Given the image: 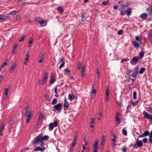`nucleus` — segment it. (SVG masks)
<instances>
[{
	"instance_id": "obj_38",
	"label": "nucleus",
	"mask_w": 152,
	"mask_h": 152,
	"mask_svg": "<svg viewBox=\"0 0 152 152\" xmlns=\"http://www.w3.org/2000/svg\"><path fill=\"white\" fill-rule=\"evenodd\" d=\"M145 70V68L144 67H142L139 71V73L140 74H142L144 72Z\"/></svg>"
},
{
	"instance_id": "obj_58",
	"label": "nucleus",
	"mask_w": 152,
	"mask_h": 152,
	"mask_svg": "<svg viewBox=\"0 0 152 152\" xmlns=\"http://www.w3.org/2000/svg\"><path fill=\"white\" fill-rule=\"evenodd\" d=\"M105 140V137L104 136H102V142H104Z\"/></svg>"
},
{
	"instance_id": "obj_13",
	"label": "nucleus",
	"mask_w": 152,
	"mask_h": 152,
	"mask_svg": "<svg viewBox=\"0 0 152 152\" xmlns=\"http://www.w3.org/2000/svg\"><path fill=\"white\" fill-rule=\"evenodd\" d=\"M120 114L119 112H117L116 113V115L115 116V120L117 122V124H118L120 123V119L119 118Z\"/></svg>"
},
{
	"instance_id": "obj_12",
	"label": "nucleus",
	"mask_w": 152,
	"mask_h": 152,
	"mask_svg": "<svg viewBox=\"0 0 152 152\" xmlns=\"http://www.w3.org/2000/svg\"><path fill=\"white\" fill-rule=\"evenodd\" d=\"M42 141L41 137H37L34 139L33 142L34 144L38 143L39 142H41Z\"/></svg>"
},
{
	"instance_id": "obj_8",
	"label": "nucleus",
	"mask_w": 152,
	"mask_h": 152,
	"mask_svg": "<svg viewBox=\"0 0 152 152\" xmlns=\"http://www.w3.org/2000/svg\"><path fill=\"white\" fill-rule=\"evenodd\" d=\"M139 58L137 57L136 56H134L130 60V63L131 64H136L139 61Z\"/></svg>"
},
{
	"instance_id": "obj_47",
	"label": "nucleus",
	"mask_w": 152,
	"mask_h": 152,
	"mask_svg": "<svg viewBox=\"0 0 152 152\" xmlns=\"http://www.w3.org/2000/svg\"><path fill=\"white\" fill-rule=\"evenodd\" d=\"M109 2V1H103L102 2V5H104L106 6L108 4Z\"/></svg>"
},
{
	"instance_id": "obj_27",
	"label": "nucleus",
	"mask_w": 152,
	"mask_h": 152,
	"mask_svg": "<svg viewBox=\"0 0 152 152\" xmlns=\"http://www.w3.org/2000/svg\"><path fill=\"white\" fill-rule=\"evenodd\" d=\"M55 79L54 78L53 75H51L50 78V84H53L55 82Z\"/></svg>"
},
{
	"instance_id": "obj_17",
	"label": "nucleus",
	"mask_w": 152,
	"mask_h": 152,
	"mask_svg": "<svg viewBox=\"0 0 152 152\" xmlns=\"http://www.w3.org/2000/svg\"><path fill=\"white\" fill-rule=\"evenodd\" d=\"M109 89L108 88H107L106 90L105 94H106V98L105 101H107L109 100Z\"/></svg>"
},
{
	"instance_id": "obj_28",
	"label": "nucleus",
	"mask_w": 152,
	"mask_h": 152,
	"mask_svg": "<svg viewBox=\"0 0 152 152\" xmlns=\"http://www.w3.org/2000/svg\"><path fill=\"white\" fill-rule=\"evenodd\" d=\"M121 9V8L119 9V11L121 12L120 15H124L126 13V11L124 10V9L122 10Z\"/></svg>"
},
{
	"instance_id": "obj_19",
	"label": "nucleus",
	"mask_w": 152,
	"mask_h": 152,
	"mask_svg": "<svg viewBox=\"0 0 152 152\" xmlns=\"http://www.w3.org/2000/svg\"><path fill=\"white\" fill-rule=\"evenodd\" d=\"M62 61L61 64L59 67V69H61V68L64 66L65 65V62L64 61V58H62L60 61V62Z\"/></svg>"
},
{
	"instance_id": "obj_42",
	"label": "nucleus",
	"mask_w": 152,
	"mask_h": 152,
	"mask_svg": "<svg viewBox=\"0 0 152 152\" xmlns=\"http://www.w3.org/2000/svg\"><path fill=\"white\" fill-rule=\"evenodd\" d=\"M139 71V68L138 67H136L134 69L133 72H135L137 74Z\"/></svg>"
},
{
	"instance_id": "obj_33",
	"label": "nucleus",
	"mask_w": 152,
	"mask_h": 152,
	"mask_svg": "<svg viewBox=\"0 0 152 152\" xmlns=\"http://www.w3.org/2000/svg\"><path fill=\"white\" fill-rule=\"evenodd\" d=\"M149 141L150 143H152V130L150 134Z\"/></svg>"
},
{
	"instance_id": "obj_62",
	"label": "nucleus",
	"mask_w": 152,
	"mask_h": 152,
	"mask_svg": "<svg viewBox=\"0 0 152 152\" xmlns=\"http://www.w3.org/2000/svg\"><path fill=\"white\" fill-rule=\"evenodd\" d=\"M33 39H30L29 40V43L31 44L33 42Z\"/></svg>"
},
{
	"instance_id": "obj_2",
	"label": "nucleus",
	"mask_w": 152,
	"mask_h": 152,
	"mask_svg": "<svg viewBox=\"0 0 152 152\" xmlns=\"http://www.w3.org/2000/svg\"><path fill=\"white\" fill-rule=\"evenodd\" d=\"M62 104L60 103L54 106L53 108L54 111L56 112L57 113H60L62 110Z\"/></svg>"
},
{
	"instance_id": "obj_61",
	"label": "nucleus",
	"mask_w": 152,
	"mask_h": 152,
	"mask_svg": "<svg viewBox=\"0 0 152 152\" xmlns=\"http://www.w3.org/2000/svg\"><path fill=\"white\" fill-rule=\"evenodd\" d=\"M129 60V59H123L121 61V63H122L124 61H127Z\"/></svg>"
},
{
	"instance_id": "obj_36",
	"label": "nucleus",
	"mask_w": 152,
	"mask_h": 152,
	"mask_svg": "<svg viewBox=\"0 0 152 152\" xmlns=\"http://www.w3.org/2000/svg\"><path fill=\"white\" fill-rule=\"evenodd\" d=\"M144 55V53L143 51H142L139 54V56L141 59H142Z\"/></svg>"
},
{
	"instance_id": "obj_60",
	"label": "nucleus",
	"mask_w": 152,
	"mask_h": 152,
	"mask_svg": "<svg viewBox=\"0 0 152 152\" xmlns=\"http://www.w3.org/2000/svg\"><path fill=\"white\" fill-rule=\"evenodd\" d=\"M113 8L115 10H117L118 8V6L117 5H113Z\"/></svg>"
},
{
	"instance_id": "obj_49",
	"label": "nucleus",
	"mask_w": 152,
	"mask_h": 152,
	"mask_svg": "<svg viewBox=\"0 0 152 152\" xmlns=\"http://www.w3.org/2000/svg\"><path fill=\"white\" fill-rule=\"evenodd\" d=\"M137 74L135 72H133L132 75V77H136Z\"/></svg>"
},
{
	"instance_id": "obj_31",
	"label": "nucleus",
	"mask_w": 152,
	"mask_h": 152,
	"mask_svg": "<svg viewBox=\"0 0 152 152\" xmlns=\"http://www.w3.org/2000/svg\"><path fill=\"white\" fill-rule=\"evenodd\" d=\"M57 10L61 13L62 14L64 12L63 8L62 7H58L57 8Z\"/></svg>"
},
{
	"instance_id": "obj_39",
	"label": "nucleus",
	"mask_w": 152,
	"mask_h": 152,
	"mask_svg": "<svg viewBox=\"0 0 152 152\" xmlns=\"http://www.w3.org/2000/svg\"><path fill=\"white\" fill-rule=\"evenodd\" d=\"M57 102V99L56 98H54L51 102V104L52 105L55 104Z\"/></svg>"
},
{
	"instance_id": "obj_59",
	"label": "nucleus",
	"mask_w": 152,
	"mask_h": 152,
	"mask_svg": "<svg viewBox=\"0 0 152 152\" xmlns=\"http://www.w3.org/2000/svg\"><path fill=\"white\" fill-rule=\"evenodd\" d=\"M82 73V78H84L85 77V73H84V72H81Z\"/></svg>"
},
{
	"instance_id": "obj_6",
	"label": "nucleus",
	"mask_w": 152,
	"mask_h": 152,
	"mask_svg": "<svg viewBox=\"0 0 152 152\" xmlns=\"http://www.w3.org/2000/svg\"><path fill=\"white\" fill-rule=\"evenodd\" d=\"M58 125V123L56 121L54 122L53 123H50L49 125V129L50 130H52L53 128L54 127H56Z\"/></svg>"
},
{
	"instance_id": "obj_20",
	"label": "nucleus",
	"mask_w": 152,
	"mask_h": 152,
	"mask_svg": "<svg viewBox=\"0 0 152 152\" xmlns=\"http://www.w3.org/2000/svg\"><path fill=\"white\" fill-rule=\"evenodd\" d=\"M45 149L46 148L45 147L41 148L40 147H38L34 149V151H40L41 152H43L45 150Z\"/></svg>"
},
{
	"instance_id": "obj_46",
	"label": "nucleus",
	"mask_w": 152,
	"mask_h": 152,
	"mask_svg": "<svg viewBox=\"0 0 152 152\" xmlns=\"http://www.w3.org/2000/svg\"><path fill=\"white\" fill-rule=\"evenodd\" d=\"M64 72L69 74H70V71L68 68H66L64 69Z\"/></svg>"
},
{
	"instance_id": "obj_18",
	"label": "nucleus",
	"mask_w": 152,
	"mask_h": 152,
	"mask_svg": "<svg viewBox=\"0 0 152 152\" xmlns=\"http://www.w3.org/2000/svg\"><path fill=\"white\" fill-rule=\"evenodd\" d=\"M148 17L147 14L146 13H143L140 15V17L143 20H146Z\"/></svg>"
},
{
	"instance_id": "obj_5",
	"label": "nucleus",
	"mask_w": 152,
	"mask_h": 152,
	"mask_svg": "<svg viewBox=\"0 0 152 152\" xmlns=\"http://www.w3.org/2000/svg\"><path fill=\"white\" fill-rule=\"evenodd\" d=\"M92 88V89L91 92V100L94 99L97 92L96 89L95 88L94 86H93Z\"/></svg>"
},
{
	"instance_id": "obj_34",
	"label": "nucleus",
	"mask_w": 152,
	"mask_h": 152,
	"mask_svg": "<svg viewBox=\"0 0 152 152\" xmlns=\"http://www.w3.org/2000/svg\"><path fill=\"white\" fill-rule=\"evenodd\" d=\"M77 138L76 137H75L74 138L73 142L72 143V145L73 147H74L75 146V144L77 142Z\"/></svg>"
},
{
	"instance_id": "obj_24",
	"label": "nucleus",
	"mask_w": 152,
	"mask_h": 152,
	"mask_svg": "<svg viewBox=\"0 0 152 152\" xmlns=\"http://www.w3.org/2000/svg\"><path fill=\"white\" fill-rule=\"evenodd\" d=\"M9 88L5 89L4 94L5 96H4L3 98L4 99H6L7 98V96L8 95V92L9 90Z\"/></svg>"
},
{
	"instance_id": "obj_30",
	"label": "nucleus",
	"mask_w": 152,
	"mask_h": 152,
	"mask_svg": "<svg viewBox=\"0 0 152 152\" xmlns=\"http://www.w3.org/2000/svg\"><path fill=\"white\" fill-rule=\"evenodd\" d=\"M112 141L113 142V149H114L115 148V147L116 145V140L115 139H112Z\"/></svg>"
},
{
	"instance_id": "obj_50",
	"label": "nucleus",
	"mask_w": 152,
	"mask_h": 152,
	"mask_svg": "<svg viewBox=\"0 0 152 152\" xmlns=\"http://www.w3.org/2000/svg\"><path fill=\"white\" fill-rule=\"evenodd\" d=\"M135 39L139 41H141V39L140 38L139 36H137L135 37Z\"/></svg>"
},
{
	"instance_id": "obj_64",
	"label": "nucleus",
	"mask_w": 152,
	"mask_h": 152,
	"mask_svg": "<svg viewBox=\"0 0 152 152\" xmlns=\"http://www.w3.org/2000/svg\"><path fill=\"white\" fill-rule=\"evenodd\" d=\"M45 97L46 98V99H47V100L48 101H49L50 100V99L49 98V97L47 95H46L45 96Z\"/></svg>"
},
{
	"instance_id": "obj_7",
	"label": "nucleus",
	"mask_w": 152,
	"mask_h": 152,
	"mask_svg": "<svg viewBox=\"0 0 152 152\" xmlns=\"http://www.w3.org/2000/svg\"><path fill=\"white\" fill-rule=\"evenodd\" d=\"M143 145L142 141L141 140H137L136 142V143L135 144L134 148H137L139 147H141Z\"/></svg>"
},
{
	"instance_id": "obj_56",
	"label": "nucleus",
	"mask_w": 152,
	"mask_h": 152,
	"mask_svg": "<svg viewBox=\"0 0 152 152\" xmlns=\"http://www.w3.org/2000/svg\"><path fill=\"white\" fill-rule=\"evenodd\" d=\"M149 10H150V12H149V14H152V7L151 6L149 7Z\"/></svg>"
},
{
	"instance_id": "obj_51",
	"label": "nucleus",
	"mask_w": 152,
	"mask_h": 152,
	"mask_svg": "<svg viewBox=\"0 0 152 152\" xmlns=\"http://www.w3.org/2000/svg\"><path fill=\"white\" fill-rule=\"evenodd\" d=\"M148 141V139L147 138H144L143 139V142L144 143H146Z\"/></svg>"
},
{
	"instance_id": "obj_15",
	"label": "nucleus",
	"mask_w": 152,
	"mask_h": 152,
	"mask_svg": "<svg viewBox=\"0 0 152 152\" xmlns=\"http://www.w3.org/2000/svg\"><path fill=\"white\" fill-rule=\"evenodd\" d=\"M132 44L136 49H138L140 47V44L136 41L132 42Z\"/></svg>"
},
{
	"instance_id": "obj_63",
	"label": "nucleus",
	"mask_w": 152,
	"mask_h": 152,
	"mask_svg": "<svg viewBox=\"0 0 152 152\" xmlns=\"http://www.w3.org/2000/svg\"><path fill=\"white\" fill-rule=\"evenodd\" d=\"M20 18V15H16V20L18 21Z\"/></svg>"
},
{
	"instance_id": "obj_45",
	"label": "nucleus",
	"mask_w": 152,
	"mask_h": 152,
	"mask_svg": "<svg viewBox=\"0 0 152 152\" xmlns=\"http://www.w3.org/2000/svg\"><path fill=\"white\" fill-rule=\"evenodd\" d=\"M143 134L145 136H147L149 134V132L148 131H146Z\"/></svg>"
},
{
	"instance_id": "obj_41",
	"label": "nucleus",
	"mask_w": 152,
	"mask_h": 152,
	"mask_svg": "<svg viewBox=\"0 0 152 152\" xmlns=\"http://www.w3.org/2000/svg\"><path fill=\"white\" fill-rule=\"evenodd\" d=\"M122 133L123 135L126 136L127 135V131L125 130L124 129H123L122 130Z\"/></svg>"
},
{
	"instance_id": "obj_14",
	"label": "nucleus",
	"mask_w": 152,
	"mask_h": 152,
	"mask_svg": "<svg viewBox=\"0 0 152 152\" xmlns=\"http://www.w3.org/2000/svg\"><path fill=\"white\" fill-rule=\"evenodd\" d=\"M68 97L70 100L72 101L73 100L77 99V97L75 96L73 94H69L68 95Z\"/></svg>"
},
{
	"instance_id": "obj_52",
	"label": "nucleus",
	"mask_w": 152,
	"mask_h": 152,
	"mask_svg": "<svg viewBox=\"0 0 152 152\" xmlns=\"http://www.w3.org/2000/svg\"><path fill=\"white\" fill-rule=\"evenodd\" d=\"M85 71V66H83L81 70V72H83Z\"/></svg>"
},
{
	"instance_id": "obj_9",
	"label": "nucleus",
	"mask_w": 152,
	"mask_h": 152,
	"mask_svg": "<svg viewBox=\"0 0 152 152\" xmlns=\"http://www.w3.org/2000/svg\"><path fill=\"white\" fill-rule=\"evenodd\" d=\"M88 16L87 14L86 13H83L81 15V20L82 22L85 21L88 18Z\"/></svg>"
},
{
	"instance_id": "obj_48",
	"label": "nucleus",
	"mask_w": 152,
	"mask_h": 152,
	"mask_svg": "<svg viewBox=\"0 0 152 152\" xmlns=\"http://www.w3.org/2000/svg\"><path fill=\"white\" fill-rule=\"evenodd\" d=\"M123 33V30H119L118 32V35H120L122 34Z\"/></svg>"
},
{
	"instance_id": "obj_21",
	"label": "nucleus",
	"mask_w": 152,
	"mask_h": 152,
	"mask_svg": "<svg viewBox=\"0 0 152 152\" xmlns=\"http://www.w3.org/2000/svg\"><path fill=\"white\" fill-rule=\"evenodd\" d=\"M17 64L16 63H15L13 64L12 65V66L10 67V72H12L14 69L17 66Z\"/></svg>"
},
{
	"instance_id": "obj_11",
	"label": "nucleus",
	"mask_w": 152,
	"mask_h": 152,
	"mask_svg": "<svg viewBox=\"0 0 152 152\" xmlns=\"http://www.w3.org/2000/svg\"><path fill=\"white\" fill-rule=\"evenodd\" d=\"M98 141H96L93 145V152H97V151L98 148Z\"/></svg>"
},
{
	"instance_id": "obj_4",
	"label": "nucleus",
	"mask_w": 152,
	"mask_h": 152,
	"mask_svg": "<svg viewBox=\"0 0 152 152\" xmlns=\"http://www.w3.org/2000/svg\"><path fill=\"white\" fill-rule=\"evenodd\" d=\"M25 115L27 117L26 119V123H28L30 122V121L31 119L32 112L27 111L25 113Z\"/></svg>"
},
{
	"instance_id": "obj_25",
	"label": "nucleus",
	"mask_w": 152,
	"mask_h": 152,
	"mask_svg": "<svg viewBox=\"0 0 152 152\" xmlns=\"http://www.w3.org/2000/svg\"><path fill=\"white\" fill-rule=\"evenodd\" d=\"M43 18L40 17H36L34 19V20L37 22L39 23L41 20H42Z\"/></svg>"
},
{
	"instance_id": "obj_57",
	"label": "nucleus",
	"mask_w": 152,
	"mask_h": 152,
	"mask_svg": "<svg viewBox=\"0 0 152 152\" xmlns=\"http://www.w3.org/2000/svg\"><path fill=\"white\" fill-rule=\"evenodd\" d=\"M81 66V63H79L78 64V65H77L78 69H81V68L80 67Z\"/></svg>"
},
{
	"instance_id": "obj_10",
	"label": "nucleus",
	"mask_w": 152,
	"mask_h": 152,
	"mask_svg": "<svg viewBox=\"0 0 152 152\" xmlns=\"http://www.w3.org/2000/svg\"><path fill=\"white\" fill-rule=\"evenodd\" d=\"M69 107V103L67 102L66 99V98H64V109L65 110H66L68 109Z\"/></svg>"
},
{
	"instance_id": "obj_55",
	"label": "nucleus",
	"mask_w": 152,
	"mask_h": 152,
	"mask_svg": "<svg viewBox=\"0 0 152 152\" xmlns=\"http://www.w3.org/2000/svg\"><path fill=\"white\" fill-rule=\"evenodd\" d=\"M131 103L132 104V105L133 106H135L138 104V102L137 101H136L134 102H131Z\"/></svg>"
},
{
	"instance_id": "obj_53",
	"label": "nucleus",
	"mask_w": 152,
	"mask_h": 152,
	"mask_svg": "<svg viewBox=\"0 0 152 152\" xmlns=\"http://www.w3.org/2000/svg\"><path fill=\"white\" fill-rule=\"evenodd\" d=\"M95 119L94 118H92V121L91 122V124H94L95 123Z\"/></svg>"
},
{
	"instance_id": "obj_26",
	"label": "nucleus",
	"mask_w": 152,
	"mask_h": 152,
	"mask_svg": "<svg viewBox=\"0 0 152 152\" xmlns=\"http://www.w3.org/2000/svg\"><path fill=\"white\" fill-rule=\"evenodd\" d=\"M131 2H127L126 4V5H123V4L121 5V8L122 9H124V7H128L129 5H131Z\"/></svg>"
},
{
	"instance_id": "obj_44",
	"label": "nucleus",
	"mask_w": 152,
	"mask_h": 152,
	"mask_svg": "<svg viewBox=\"0 0 152 152\" xmlns=\"http://www.w3.org/2000/svg\"><path fill=\"white\" fill-rule=\"evenodd\" d=\"M17 13V12L15 10H14L12 11L10 13V14L12 15H14Z\"/></svg>"
},
{
	"instance_id": "obj_54",
	"label": "nucleus",
	"mask_w": 152,
	"mask_h": 152,
	"mask_svg": "<svg viewBox=\"0 0 152 152\" xmlns=\"http://www.w3.org/2000/svg\"><path fill=\"white\" fill-rule=\"evenodd\" d=\"M147 111L149 113H152V107H149L148 108Z\"/></svg>"
},
{
	"instance_id": "obj_22",
	"label": "nucleus",
	"mask_w": 152,
	"mask_h": 152,
	"mask_svg": "<svg viewBox=\"0 0 152 152\" xmlns=\"http://www.w3.org/2000/svg\"><path fill=\"white\" fill-rule=\"evenodd\" d=\"M148 37L150 39V41L151 43H152V29L150 31L149 33Z\"/></svg>"
},
{
	"instance_id": "obj_35",
	"label": "nucleus",
	"mask_w": 152,
	"mask_h": 152,
	"mask_svg": "<svg viewBox=\"0 0 152 152\" xmlns=\"http://www.w3.org/2000/svg\"><path fill=\"white\" fill-rule=\"evenodd\" d=\"M29 53L28 52L26 53V57L25 58V61H28L29 58Z\"/></svg>"
},
{
	"instance_id": "obj_16",
	"label": "nucleus",
	"mask_w": 152,
	"mask_h": 152,
	"mask_svg": "<svg viewBox=\"0 0 152 152\" xmlns=\"http://www.w3.org/2000/svg\"><path fill=\"white\" fill-rule=\"evenodd\" d=\"M5 124H2L0 127V136H2L3 135L2 133L4 130L5 129Z\"/></svg>"
},
{
	"instance_id": "obj_3",
	"label": "nucleus",
	"mask_w": 152,
	"mask_h": 152,
	"mask_svg": "<svg viewBox=\"0 0 152 152\" xmlns=\"http://www.w3.org/2000/svg\"><path fill=\"white\" fill-rule=\"evenodd\" d=\"M143 114L144 115V117L145 118L148 119L149 121L152 124V114L150 115L148 113L145 111H144L143 112Z\"/></svg>"
},
{
	"instance_id": "obj_43",
	"label": "nucleus",
	"mask_w": 152,
	"mask_h": 152,
	"mask_svg": "<svg viewBox=\"0 0 152 152\" xmlns=\"http://www.w3.org/2000/svg\"><path fill=\"white\" fill-rule=\"evenodd\" d=\"M133 98L134 99H137V93L136 91H134L133 93Z\"/></svg>"
},
{
	"instance_id": "obj_37",
	"label": "nucleus",
	"mask_w": 152,
	"mask_h": 152,
	"mask_svg": "<svg viewBox=\"0 0 152 152\" xmlns=\"http://www.w3.org/2000/svg\"><path fill=\"white\" fill-rule=\"evenodd\" d=\"M7 16L5 15V14L0 15V20H2L6 18Z\"/></svg>"
},
{
	"instance_id": "obj_23",
	"label": "nucleus",
	"mask_w": 152,
	"mask_h": 152,
	"mask_svg": "<svg viewBox=\"0 0 152 152\" xmlns=\"http://www.w3.org/2000/svg\"><path fill=\"white\" fill-rule=\"evenodd\" d=\"M39 24L42 26H46L47 23L46 22V20L43 18L40 22Z\"/></svg>"
},
{
	"instance_id": "obj_1",
	"label": "nucleus",
	"mask_w": 152,
	"mask_h": 152,
	"mask_svg": "<svg viewBox=\"0 0 152 152\" xmlns=\"http://www.w3.org/2000/svg\"><path fill=\"white\" fill-rule=\"evenodd\" d=\"M44 77L42 80H38L39 85H44L47 82L48 79V72L47 71H45L44 75Z\"/></svg>"
},
{
	"instance_id": "obj_40",
	"label": "nucleus",
	"mask_w": 152,
	"mask_h": 152,
	"mask_svg": "<svg viewBox=\"0 0 152 152\" xmlns=\"http://www.w3.org/2000/svg\"><path fill=\"white\" fill-rule=\"evenodd\" d=\"M26 37V35H23L22 36V37L20 38L19 39V41L20 42H23L24 39Z\"/></svg>"
},
{
	"instance_id": "obj_32",
	"label": "nucleus",
	"mask_w": 152,
	"mask_h": 152,
	"mask_svg": "<svg viewBox=\"0 0 152 152\" xmlns=\"http://www.w3.org/2000/svg\"><path fill=\"white\" fill-rule=\"evenodd\" d=\"M42 141L47 140L49 139V137L48 135H45L44 136L41 137Z\"/></svg>"
},
{
	"instance_id": "obj_29",
	"label": "nucleus",
	"mask_w": 152,
	"mask_h": 152,
	"mask_svg": "<svg viewBox=\"0 0 152 152\" xmlns=\"http://www.w3.org/2000/svg\"><path fill=\"white\" fill-rule=\"evenodd\" d=\"M132 10V9L131 8H129L126 11V13L128 15H129L131 14L132 12V11H131Z\"/></svg>"
}]
</instances>
